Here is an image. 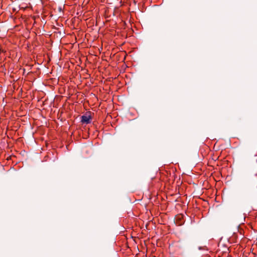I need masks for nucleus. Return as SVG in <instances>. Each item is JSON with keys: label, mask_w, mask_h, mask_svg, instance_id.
Wrapping results in <instances>:
<instances>
[{"label": "nucleus", "mask_w": 257, "mask_h": 257, "mask_svg": "<svg viewBox=\"0 0 257 257\" xmlns=\"http://www.w3.org/2000/svg\"><path fill=\"white\" fill-rule=\"evenodd\" d=\"M91 117L90 115H82L81 116V122L86 124L91 122Z\"/></svg>", "instance_id": "1"}]
</instances>
